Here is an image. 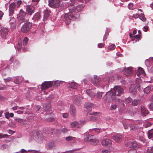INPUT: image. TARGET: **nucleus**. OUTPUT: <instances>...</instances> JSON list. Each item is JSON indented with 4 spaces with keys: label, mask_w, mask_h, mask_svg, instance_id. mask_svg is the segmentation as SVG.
Masks as SVG:
<instances>
[{
    "label": "nucleus",
    "mask_w": 153,
    "mask_h": 153,
    "mask_svg": "<svg viewBox=\"0 0 153 153\" xmlns=\"http://www.w3.org/2000/svg\"><path fill=\"white\" fill-rule=\"evenodd\" d=\"M124 89L120 85L115 86L113 89L107 92L106 94V97H111L113 100L116 99V95L120 96L124 92Z\"/></svg>",
    "instance_id": "obj_1"
},
{
    "label": "nucleus",
    "mask_w": 153,
    "mask_h": 153,
    "mask_svg": "<svg viewBox=\"0 0 153 153\" xmlns=\"http://www.w3.org/2000/svg\"><path fill=\"white\" fill-rule=\"evenodd\" d=\"M68 9L70 12L66 14L64 16V21L66 24H69L71 20L74 19V15L76 7H75L74 4H72L69 6Z\"/></svg>",
    "instance_id": "obj_2"
},
{
    "label": "nucleus",
    "mask_w": 153,
    "mask_h": 153,
    "mask_svg": "<svg viewBox=\"0 0 153 153\" xmlns=\"http://www.w3.org/2000/svg\"><path fill=\"white\" fill-rule=\"evenodd\" d=\"M26 14V13L22 9L20 10L17 17L18 22L20 24H21L25 21Z\"/></svg>",
    "instance_id": "obj_3"
},
{
    "label": "nucleus",
    "mask_w": 153,
    "mask_h": 153,
    "mask_svg": "<svg viewBox=\"0 0 153 153\" xmlns=\"http://www.w3.org/2000/svg\"><path fill=\"white\" fill-rule=\"evenodd\" d=\"M32 26V23L29 22L24 23L21 28L22 32L27 33L30 30Z\"/></svg>",
    "instance_id": "obj_4"
},
{
    "label": "nucleus",
    "mask_w": 153,
    "mask_h": 153,
    "mask_svg": "<svg viewBox=\"0 0 153 153\" xmlns=\"http://www.w3.org/2000/svg\"><path fill=\"white\" fill-rule=\"evenodd\" d=\"M60 3L59 0H48V5L51 7L57 8L59 6Z\"/></svg>",
    "instance_id": "obj_5"
},
{
    "label": "nucleus",
    "mask_w": 153,
    "mask_h": 153,
    "mask_svg": "<svg viewBox=\"0 0 153 153\" xmlns=\"http://www.w3.org/2000/svg\"><path fill=\"white\" fill-rule=\"evenodd\" d=\"M16 2H13L9 5V16H11L14 14L15 11L16 10Z\"/></svg>",
    "instance_id": "obj_6"
},
{
    "label": "nucleus",
    "mask_w": 153,
    "mask_h": 153,
    "mask_svg": "<svg viewBox=\"0 0 153 153\" xmlns=\"http://www.w3.org/2000/svg\"><path fill=\"white\" fill-rule=\"evenodd\" d=\"M53 83V82L52 81L43 82L41 85V90H43L51 87Z\"/></svg>",
    "instance_id": "obj_7"
},
{
    "label": "nucleus",
    "mask_w": 153,
    "mask_h": 153,
    "mask_svg": "<svg viewBox=\"0 0 153 153\" xmlns=\"http://www.w3.org/2000/svg\"><path fill=\"white\" fill-rule=\"evenodd\" d=\"M102 145L104 146L110 147L112 145V141L108 139L103 140L101 142Z\"/></svg>",
    "instance_id": "obj_8"
},
{
    "label": "nucleus",
    "mask_w": 153,
    "mask_h": 153,
    "mask_svg": "<svg viewBox=\"0 0 153 153\" xmlns=\"http://www.w3.org/2000/svg\"><path fill=\"white\" fill-rule=\"evenodd\" d=\"M81 99L79 95H75L73 97L74 103L77 105H80L81 103Z\"/></svg>",
    "instance_id": "obj_9"
},
{
    "label": "nucleus",
    "mask_w": 153,
    "mask_h": 153,
    "mask_svg": "<svg viewBox=\"0 0 153 153\" xmlns=\"http://www.w3.org/2000/svg\"><path fill=\"white\" fill-rule=\"evenodd\" d=\"M113 138L116 142L120 143L122 141V135L120 134L114 135L113 136Z\"/></svg>",
    "instance_id": "obj_10"
},
{
    "label": "nucleus",
    "mask_w": 153,
    "mask_h": 153,
    "mask_svg": "<svg viewBox=\"0 0 153 153\" xmlns=\"http://www.w3.org/2000/svg\"><path fill=\"white\" fill-rule=\"evenodd\" d=\"M91 137L89 140V143L94 145H97L99 143V141L94 135L91 136Z\"/></svg>",
    "instance_id": "obj_11"
},
{
    "label": "nucleus",
    "mask_w": 153,
    "mask_h": 153,
    "mask_svg": "<svg viewBox=\"0 0 153 153\" xmlns=\"http://www.w3.org/2000/svg\"><path fill=\"white\" fill-rule=\"evenodd\" d=\"M136 85L138 90L139 91L142 90L141 86L142 85V81L140 79H137L136 81Z\"/></svg>",
    "instance_id": "obj_12"
},
{
    "label": "nucleus",
    "mask_w": 153,
    "mask_h": 153,
    "mask_svg": "<svg viewBox=\"0 0 153 153\" xmlns=\"http://www.w3.org/2000/svg\"><path fill=\"white\" fill-rule=\"evenodd\" d=\"M26 11L28 15H31L34 12V8L30 5H27L26 7Z\"/></svg>",
    "instance_id": "obj_13"
},
{
    "label": "nucleus",
    "mask_w": 153,
    "mask_h": 153,
    "mask_svg": "<svg viewBox=\"0 0 153 153\" xmlns=\"http://www.w3.org/2000/svg\"><path fill=\"white\" fill-rule=\"evenodd\" d=\"M8 30L7 29L4 28L2 30L1 36V37L4 39H6V37L8 34Z\"/></svg>",
    "instance_id": "obj_14"
},
{
    "label": "nucleus",
    "mask_w": 153,
    "mask_h": 153,
    "mask_svg": "<svg viewBox=\"0 0 153 153\" xmlns=\"http://www.w3.org/2000/svg\"><path fill=\"white\" fill-rule=\"evenodd\" d=\"M36 134H37V136L36 137L37 141L39 143L42 142L44 139V137L42 133L41 132H38Z\"/></svg>",
    "instance_id": "obj_15"
},
{
    "label": "nucleus",
    "mask_w": 153,
    "mask_h": 153,
    "mask_svg": "<svg viewBox=\"0 0 153 153\" xmlns=\"http://www.w3.org/2000/svg\"><path fill=\"white\" fill-rule=\"evenodd\" d=\"M42 17L40 12H38L36 13L32 18V19L35 22L39 21Z\"/></svg>",
    "instance_id": "obj_16"
},
{
    "label": "nucleus",
    "mask_w": 153,
    "mask_h": 153,
    "mask_svg": "<svg viewBox=\"0 0 153 153\" xmlns=\"http://www.w3.org/2000/svg\"><path fill=\"white\" fill-rule=\"evenodd\" d=\"M70 111L71 115L73 117L76 115V110L74 105H71L70 106Z\"/></svg>",
    "instance_id": "obj_17"
},
{
    "label": "nucleus",
    "mask_w": 153,
    "mask_h": 153,
    "mask_svg": "<svg viewBox=\"0 0 153 153\" xmlns=\"http://www.w3.org/2000/svg\"><path fill=\"white\" fill-rule=\"evenodd\" d=\"M101 81V79L97 76H94V78L92 80V83L94 85H97L99 84Z\"/></svg>",
    "instance_id": "obj_18"
},
{
    "label": "nucleus",
    "mask_w": 153,
    "mask_h": 153,
    "mask_svg": "<svg viewBox=\"0 0 153 153\" xmlns=\"http://www.w3.org/2000/svg\"><path fill=\"white\" fill-rule=\"evenodd\" d=\"M97 114V112H93L91 114H90V115H91L88 118V120L90 121H94L97 120V118L96 116Z\"/></svg>",
    "instance_id": "obj_19"
},
{
    "label": "nucleus",
    "mask_w": 153,
    "mask_h": 153,
    "mask_svg": "<svg viewBox=\"0 0 153 153\" xmlns=\"http://www.w3.org/2000/svg\"><path fill=\"white\" fill-rule=\"evenodd\" d=\"M132 67H129L126 69L124 72L125 75L127 76L130 75L132 72Z\"/></svg>",
    "instance_id": "obj_20"
},
{
    "label": "nucleus",
    "mask_w": 153,
    "mask_h": 153,
    "mask_svg": "<svg viewBox=\"0 0 153 153\" xmlns=\"http://www.w3.org/2000/svg\"><path fill=\"white\" fill-rule=\"evenodd\" d=\"M141 115L143 117L146 116L148 113L149 111L144 107H141Z\"/></svg>",
    "instance_id": "obj_21"
},
{
    "label": "nucleus",
    "mask_w": 153,
    "mask_h": 153,
    "mask_svg": "<svg viewBox=\"0 0 153 153\" xmlns=\"http://www.w3.org/2000/svg\"><path fill=\"white\" fill-rule=\"evenodd\" d=\"M50 11L48 10V9H46L44 10V18L43 21L46 20L49 17L50 15Z\"/></svg>",
    "instance_id": "obj_22"
},
{
    "label": "nucleus",
    "mask_w": 153,
    "mask_h": 153,
    "mask_svg": "<svg viewBox=\"0 0 153 153\" xmlns=\"http://www.w3.org/2000/svg\"><path fill=\"white\" fill-rule=\"evenodd\" d=\"M56 146L55 143L53 141H51L50 142L48 145V148L51 150L54 148Z\"/></svg>",
    "instance_id": "obj_23"
},
{
    "label": "nucleus",
    "mask_w": 153,
    "mask_h": 153,
    "mask_svg": "<svg viewBox=\"0 0 153 153\" xmlns=\"http://www.w3.org/2000/svg\"><path fill=\"white\" fill-rule=\"evenodd\" d=\"M141 100L140 99H136L132 101V104L134 106H137L140 104Z\"/></svg>",
    "instance_id": "obj_24"
},
{
    "label": "nucleus",
    "mask_w": 153,
    "mask_h": 153,
    "mask_svg": "<svg viewBox=\"0 0 153 153\" xmlns=\"http://www.w3.org/2000/svg\"><path fill=\"white\" fill-rule=\"evenodd\" d=\"M85 5L81 4L77 5L76 7V10L79 12H80L85 7Z\"/></svg>",
    "instance_id": "obj_25"
},
{
    "label": "nucleus",
    "mask_w": 153,
    "mask_h": 153,
    "mask_svg": "<svg viewBox=\"0 0 153 153\" xmlns=\"http://www.w3.org/2000/svg\"><path fill=\"white\" fill-rule=\"evenodd\" d=\"M129 146L130 148L136 147L137 146V142L135 140H133L132 141L129 142Z\"/></svg>",
    "instance_id": "obj_26"
},
{
    "label": "nucleus",
    "mask_w": 153,
    "mask_h": 153,
    "mask_svg": "<svg viewBox=\"0 0 153 153\" xmlns=\"http://www.w3.org/2000/svg\"><path fill=\"white\" fill-rule=\"evenodd\" d=\"M71 126L73 127L79 128L80 127V126L79 122L74 121L71 123Z\"/></svg>",
    "instance_id": "obj_27"
},
{
    "label": "nucleus",
    "mask_w": 153,
    "mask_h": 153,
    "mask_svg": "<svg viewBox=\"0 0 153 153\" xmlns=\"http://www.w3.org/2000/svg\"><path fill=\"white\" fill-rule=\"evenodd\" d=\"M71 87L74 89H76L78 86L77 84L75 82H72L70 84Z\"/></svg>",
    "instance_id": "obj_28"
},
{
    "label": "nucleus",
    "mask_w": 153,
    "mask_h": 153,
    "mask_svg": "<svg viewBox=\"0 0 153 153\" xmlns=\"http://www.w3.org/2000/svg\"><path fill=\"white\" fill-rule=\"evenodd\" d=\"M86 92L91 97H94L95 96V94L91 90H86Z\"/></svg>",
    "instance_id": "obj_29"
},
{
    "label": "nucleus",
    "mask_w": 153,
    "mask_h": 153,
    "mask_svg": "<svg viewBox=\"0 0 153 153\" xmlns=\"http://www.w3.org/2000/svg\"><path fill=\"white\" fill-rule=\"evenodd\" d=\"M92 135H90V134L84 135V138L85 141L89 143V140L91 138Z\"/></svg>",
    "instance_id": "obj_30"
},
{
    "label": "nucleus",
    "mask_w": 153,
    "mask_h": 153,
    "mask_svg": "<svg viewBox=\"0 0 153 153\" xmlns=\"http://www.w3.org/2000/svg\"><path fill=\"white\" fill-rule=\"evenodd\" d=\"M94 104L90 102H87L85 104V107L87 109H89L90 108L93 107Z\"/></svg>",
    "instance_id": "obj_31"
},
{
    "label": "nucleus",
    "mask_w": 153,
    "mask_h": 153,
    "mask_svg": "<svg viewBox=\"0 0 153 153\" xmlns=\"http://www.w3.org/2000/svg\"><path fill=\"white\" fill-rule=\"evenodd\" d=\"M22 80V78L18 77L14 80V82L16 84H19L21 83Z\"/></svg>",
    "instance_id": "obj_32"
},
{
    "label": "nucleus",
    "mask_w": 153,
    "mask_h": 153,
    "mask_svg": "<svg viewBox=\"0 0 153 153\" xmlns=\"http://www.w3.org/2000/svg\"><path fill=\"white\" fill-rule=\"evenodd\" d=\"M129 127L131 130L134 131L137 130L138 128L137 126L133 124H131L129 125Z\"/></svg>",
    "instance_id": "obj_33"
},
{
    "label": "nucleus",
    "mask_w": 153,
    "mask_h": 153,
    "mask_svg": "<svg viewBox=\"0 0 153 153\" xmlns=\"http://www.w3.org/2000/svg\"><path fill=\"white\" fill-rule=\"evenodd\" d=\"M63 82V81H56L55 82L53 86L55 87L58 86L60 84H62Z\"/></svg>",
    "instance_id": "obj_34"
},
{
    "label": "nucleus",
    "mask_w": 153,
    "mask_h": 153,
    "mask_svg": "<svg viewBox=\"0 0 153 153\" xmlns=\"http://www.w3.org/2000/svg\"><path fill=\"white\" fill-rule=\"evenodd\" d=\"M91 131L93 133H96L97 134L100 132V130L99 128H95L91 129Z\"/></svg>",
    "instance_id": "obj_35"
},
{
    "label": "nucleus",
    "mask_w": 153,
    "mask_h": 153,
    "mask_svg": "<svg viewBox=\"0 0 153 153\" xmlns=\"http://www.w3.org/2000/svg\"><path fill=\"white\" fill-rule=\"evenodd\" d=\"M103 94V92L98 91L96 94L97 97L99 99H100L102 97V95Z\"/></svg>",
    "instance_id": "obj_36"
},
{
    "label": "nucleus",
    "mask_w": 153,
    "mask_h": 153,
    "mask_svg": "<svg viewBox=\"0 0 153 153\" xmlns=\"http://www.w3.org/2000/svg\"><path fill=\"white\" fill-rule=\"evenodd\" d=\"M139 18L143 22H145L146 20V19L144 15L143 14H141L139 16Z\"/></svg>",
    "instance_id": "obj_37"
},
{
    "label": "nucleus",
    "mask_w": 153,
    "mask_h": 153,
    "mask_svg": "<svg viewBox=\"0 0 153 153\" xmlns=\"http://www.w3.org/2000/svg\"><path fill=\"white\" fill-rule=\"evenodd\" d=\"M151 88V87L150 86H148L147 87L144 89V93L146 94L149 93L150 91Z\"/></svg>",
    "instance_id": "obj_38"
},
{
    "label": "nucleus",
    "mask_w": 153,
    "mask_h": 153,
    "mask_svg": "<svg viewBox=\"0 0 153 153\" xmlns=\"http://www.w3.org/2000/svg\"><path fill=\"white\" fill-rule=\"evenodd\" d=\"M148 137L149 139L153 138V130H150L149 131Z\"/></svg>",
    "instance_id": "obj_39"
},
{
    "label": "nucleus",
    "mask_w": 153,
    "mask_h": 153,
    "mask_svg": "<svg viewBox=\"0 0 153 153\" xmlns=\"http://www.w3.org/2000/svg\"><path fill=\"white\" fill-rule=\"evenodd\" d=\"M118 103L116 102V104L112 105H111L110 107V109L111 110H115L117 108V105L118 104Z\"/></svg>",
    "instance_id": "obj_40"
},
{
    "label": "nucleus",
    "mask_w": 153,
    "mask_h": 153,
    "mask_svg": "<svg viewBox=\"0 0 153 153\" xmlns=\"http://www.w3.org/2000/svg\"><path fill=\"white\" fill-rule=\"evenodd\" d=\"M116 46L114 44H111L110 46L108 47V49L110 51H112L115 49Z\"/></svg>",
    "instance_id": "obj_41"
},
{
    "label": "nucleus",
    "mask_w": 153,
    "mask_h": 153,
    "mask_svg": "<svg viewBox=\"0 0 153 153\" xmlns=\"http://www.w3.org/2000/svg\"><path fill=\"white\" fill-rule=\"evenodd\" d=\"M22 3L21 0H18L16 1V7L17 8H18L19 7L21 4Z\"/></svg>",
    "instance_id": "obj_42"
},
{
    "label": "nucleus",
    "mask_w": 153,
    "mask_h": 153,
    "mask_svg": "<svg viewBox=\"0 0 153 153\" xmlns=\"http://www.w3.org/2000/svg\"><path fill=\"white\" fill-rule=\"evenodd\" d=\"M28 39L27 37H26L24 39L23 42V45L24 46H25L26 45V44L27 43V42H28Z\"/></svg>",
    "instance_id": "obj_43"
},
{
    "label": "nucleus",
    "mask_w": 153,
    "mask_h": 153,
    "mask_svg": "<svg viewBox=\"0 0 153 153\" xmlns=\"http://www.w3.org/2000/svg\"><path fill=\"white\" fill-rule=\"evenodd\" d=\"M86 123V121H85V120H80L79 122V125L80 126V127L83 125L85 124Z\"/></svg>",
    "instance_id": "obj_44"
},
{
    "label": "nucleus",
    "mask_w": 153,
    "mask_h": 153,
    "mask_svg": "<svg viewBox=\"0 0 153 153\" xmlns=\"http://www.w3.org/2000/svg\"><path fill=\"white\" fill-rule=\"evenodd\" d=\"M75 138V137L71 136H69L66 137L65 140L66 141H71Z\"/></svg>",
    "instance_id": "obj_45"
},
{
    "label": "nucleus",
    "mask_w": 153,
    "mask_h": 153,
    "mask_svg": "<svg viewBox=\"0 0 153 153\" xmlns=\"http://www.w3.org/2000/svg\"><path fill=\"white\" fill-rule=\"evenodd\" d=\"M147 152H148L149 153H153V147H148Z\"/></svg>",
    "instance_id": "obj_46"
},
{
    "label": "nucleus",
    "mask_w": 153,
    "mask_h": 153,
    "mask_svg": "<svg viewBox=\"0 0 153 153\" xmlns=\"http://www.w3.org/2000/svg\"><path fill=\"white\" fill-rule=\"evenodd\" d=\"M138 72L140 74H143L144 73V71L143 69L141 67H139L138 69Z\"/></svg>",
    "instance_id": "obj_47"
},
{
    "label": "nucleus",
    "mask_w": 153,
    "mask_h": 153,
    "mask_svg": "<svg viewBox=\"0 0 153 153\" xmlns=\"http://www.w3.org/2000/svg\"><path fill=\"white\" fill-rule=\"evenodd\" d=\"M48 106L46 105H45V107H44V109L46 111H49L51 109V105L50 104H49L47 105Z\"/></svg>",
    "instance_id": "obj_48"
},
{
    "label": "nucleus",
    "mask_w": 153,
    "mask_h": 153,
    "mask_svg": "<svg viewBox=\"0 0 153 153\" xmlns=\"http://www.w3.org/2000/svg\"><path fill=\"white\" fill-rule=\"evenodd\" d=\"M8 136H9L7 134H3L2 133H0V138L5 137L7 138Z\"/></svg>",
    "instance_id": "obj_49"
},
{
    "label": "nucleus",
    "mask_w": 153,
    "mask_h": 153,
    "mask_svg": "<svg viewBox=\"0 0 153 153\" xmlns=\"http://www.w3.org/2000/svg\"><path fill=\"white\" fill-rule=\"evenodd\" d=\"M128 153H137V151L135 149H131L128 151Z\"/></svg>",
    "instance_id": "obj_50"
},
{
    "label": "nucleus",
    "mask_w": 153,
    "mask_h": 153,
    "mask_svg": "<svg viewBox=\"0 0 153 153\" xmlns=\"http://www.w3.org/2000/svg\"><path fill=\"white\" fill-rule=\"evenodd\" d=\"M132 100V99L131 98L128 97L125 99V101L127 103H129L131 102Z\"/></svg>",
    "instance_id": "obj_51"
},
{
    "label": "nucleus",
    "mask_w": 153,
    "mask_h": 153,
    "mask_svg": "<svg viewBox=\"0 0 153 153\" xmlns=\"http://www.w3.org/2000/svg\"><path fill=\"white\" fill-rule=\"evenodd\" d=\"M151 125L152 124L151 123L147 122L145 124L144 126L145 128H147L151 126Z\"/></svg>",
    "instance_id": "obj_52"
},
{
    "label": "nucleus",
    "mask_w": 153,
    "mask_h": 153,
    "mask_svg": "<svg viewBox=\"0 0 153 153\" xmlns=\"http://www.w3.org/2000/svg\"><path fill=\"white\" fill-rule=\"evenodd\" d=\"M15 120L16 122L20 123L22 122L23 121V120L22 119L19 118H15Z\"/></svg>",
    "instance_id": "obj_53"
},
{
    "label": "nucleus",
    "mask_w": 153,
    "mask_h": 153,
    "mask_svg": "<svg viewBox=\"0 0 153 153\" xmlns=\"http://www.w3.org/2000/svg\"><path fill=\"white\" fill-rule=\"evenodd\" d=\"M105 46V44L102 43H99L98 44V47L100 48H102L104 47Z\"/></svg>",
    "instance_id": "obj_54"
},
{
    "label": "nucleus",
    "mask_w": 153,
    "mask_h": 153,
    "mask_svg": "<svg viewBox=\"0 0 153 153\" xmlns=\"http://www.w3.org/2000/svg\"><path fill=\"white\" fill-rule=\"evenodd\" d=\"M12 79V78L11 77H8L6 79H4V81L5 82H7L10 81Z\"/></svg>",
    "instance_id": "obj_55"
},
{
    "label": "nucleus",
    "mask_w": 153,
    "mask_h": 153,
    "mask_svg": "<svg viewBox=\"0 0 153 153\" xmlns=\"http://www.w3.org/2000/svg\"><path fill=\"white\" fill-rule=\"evenodd\" d=\"M41 107V106L37 105L34 108V109L36 111H37L40 109Z\"/></svg>",
    "instance_id": "obj_56"
},
{
    "label": "nucleus",
    "mask_w": 153,
    "mask_h": 153,
    "mask_svg": "<svg viewBox=\"0 0 153 153\" xmlns=\"http://www.w3.org/2000/svg\"><path fill=\"white\" fill-rule=\"evenodd\" d=\"M140 15L138 13L134 14L133 15V17L135 19L139 18Z\"/></svg>",
    "instance_id": "obj_57"
},
{
    "label": "nucleus",
    "mask_w": 153,
    "mask_h": 153,
    "mask_svg": "<svg viewBox=\"0 0 153 153\" xmlns=\"http://www.w3.org/2000/svg\"><path fill=\"white\" fill-rule=\"evenodd\" d=\"M54 120V118L53 117H51L50 118H47L46 120L48 122H51L52 121Z\"/></svg>",
    "instance_id": "obj_58"
},
{
    "label": "nucleus",
    "mask_w": 153,
    "mask_h": 153,
    "mask_svg": "<svg viewBox=\"0 0 153 153\" xmlns=\"http://www.w3.org/2000/svg\"><path fill=\"white\" fill-rule=\"evenodd\" d=\"M5 117L7 119H9V118L10 115L9 113L6 112L5 113Z\"/></svg>",
    "instance_id": "obj_59"
},
{
    "label": "nucleus",
    "mask_w": 153,
    "mask_h": 153,
    "mask_svg": "<svg viewBox=\"0 0 153 153\" xmlns=\"http://www.w3.org/2000/svg\"><path fill=\"white\" fill-rule=\"evenodd\" d=\"M68 131V130L67 129L64 128L62 129V131L63 133H66Z\"/></svg>",
    "instance_id": "obj_60"
},
{
    "label": "nucleus",
    "mask_w": 153,
    "mask_h": 153,
    "mask_svg": "<svg viewBox=\"0 0 153 153\" xmlns=\"http://www.w3.org/2000/svg\"><path fill=\"white\" fill-rule=\"evenodd\" d=\"M148 27L147 26H144L143 27V30L145 32L148 31Z\"/></svg>",
    "instance_id": "obj_61"
},
{
    "label": "nucleus",
    "mask_w": 153,
    "mask_h": 153,
    "mask_svg": "<svg viewBox=\"0 0 153 153\" xmlns=\"http://www.w3.org/2000/svg\"><path fill=\"white\" fill-rule=\"evenodd\" d=\"M149 108L151 110H153V103L151 102L149 106Z\"/></svg>",
    "instance_id": "obj_62"
},
{
    "label": "nucleus",
    "mask_w": 153,
    "mask_h": 153,
    "mask_svg": "<svg viewBox=\"0 0 153 153\" xmlns=\"http://www.w3.org/2000/svg\"><path fill=\"white\" fill-rule=\"evenodd\" d=\"M133 6V4L132 3H129L128 5V7L129 9H131L132 8Z\"/></svg>",
    "instance_id": "obj_63"
},
{
    "label": "nucleus",
    "mask_w": 153,
    "mask_h": 153,
    "mask_svg": "<svg viewBox=\"0 0 153 153\" xmlns=\"http://www.w3.org/2000/svg\"><path fill=\"white\" fill-rule=\"evenodd\" d=\"M21 153H27V151L23 149H22L21 151Z\"/></svg>",
    "instance_id": "obj_64"
}]
</instances>
